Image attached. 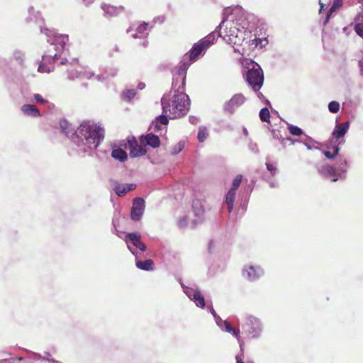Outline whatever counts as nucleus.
<instances>
[{
	"mask_svg": "<svg viewBox=\"0 0 363 363\" xmlns=\"http://www.w3.org/2000/svg\"><path fill=\"white\" fill-rule=\"evenodd\" d=\"M222 15V21L216 28V31L218 32L225 27V34L223 39L228 43L238 45L256 29L259 21L257 16L240 6L233 8L230 12L228 9H225Z\"/></svg>",
	"mask_w": 363,
	"mask_h": 363,
	"instance_id": "nucleus-1",
	"label": "nucleus"
},
{
	"mask_svg": "<svg viewBox=\"0 0 363 363\" xmlns=\"http://www.w3.org/2000/svg\"><path fill=\"white\" fill-rule=\"evenodd\" d=\"M40 33L48 38L47 41L50 44L48 50L42 55L38 70L40 72L50 73L54 71V64L65 65L68 60L62 57L65 50V45L68 41L67 35L57 33L54 30L40 26Z\"/></svg>",
	"mask_w": 363,
	"mask_h": 363,
	"instance_id": "nucleus-2",
	"label": "nucleus"
},
{
	"mask_svg": "<svg viewBox=\"0 0 363 363\" xmlns=\"http://www.w3.org/2000/svg\"><path fill=\"white\" fill-rule=\"evenodd\" d=\"M105 130L99 123L83 121L72 133V141L78 151L90 153L104 140Z\"/></svg>",
	"mask_w": 363,
	"mask_h": 363,
	"instance_id": "nucleus-3",
	"label": "nucleus"
},
{
	"mask_svg": "<svg viewBox=\"0 0 363 363\" xmlns=\"http://www.w3.org/2000/svg\"><path fill=\"white\" fill-rule=\"evenodd\" d=\"M163 113L170 118H178L187 113L190 108V99L184 91L164 94L161 99Z\"/></svg>",
	"mask_w": 363,
	"mask_h": 363,
	"instance_id": "nucleus-4",
	"label": "nucleus"
},
{
	"mask_svg": "<svg viewBox=\"0 0 363 363\" xmlns=\"http://www.w3.org/2000/svg\"><path fill=\"white\" fill-rule=\"evenodd\" d=\"M349 162L347 159L340 157L334 165H324L319 169V173L332 182L344 180L347 177Z\"/></svg>",
	"mask_w": 363,
	"mask_h": 363,
	"instance_id": "nucleus-5",
	"label": "nucleus"
},
{
	"mask_svg": "<svg viewBox=\"0 0 363 363\" xmlns=\"http://www.w3.org/2000/svg\"><path fill=\"white\" fill-rule=\"evenodd\" d=\"M223 38L220 31L216 32V30L211 32L197 43H194L191 49L184 55L189 61L194 62L198 59L199 55L205 52L207 49L212 45L217 38Z\"/></svg>",
	"mask_w": 363,
	"mask_h": 363,
	"instance_id": "nucleus-6",
	"label": "nucleus"
},
{
	"mask_svg": "<svg viewBox=\"0 0 363 363\" xmlns=\"http://www.w3.org/2000/svg\"><path fill=\"white\" fill-rule=\"evenodd\" d=\"M247 72L244 74L245 79L254 91H258L263 85V71L257 62L250 60L247 62Z\"/></svg>",
	"mask_w": 363,
	"mask_h": 363,
	"instance_id": "nucleus-7",
	"label": "nucleus"
},
{
	"mask_svg": "<svg viewBox=\"0 0 363 363\" xmlns=\"http://www.w3.org/2000/svg\"><path fill=\"white\" fill-rule=\"evenodd\" d=\"M243 333L250 340H258L262 337L264 331L262 322L258 318L250 315L241 325Z\"/></svg>",
	"mask_w": 363,
	"mask_h": 363,
	"instance_id": "nucleus-8",
	"label": "nucleus"
},
{
	"mask_svg": "<svg viewBox=\"0 0 363 363\" xmlns=\"http://www.w3.org/2000/svg\"><path fill=\"white\" fill-rule=\"evenodd\" d=\"M18 360L19 363H60L58 361L51 358V354L49 352H44L43 355L39 353L32 352L30 350H26V355L18 358H12L9 361L13 362ZM9 362L7 359L0 361V363H6Z\"/></svg>",
	"mask_w": 363,
	"mask_h": 363,
	"instance_id": "nucleus-9",
	"label": "nucleus"
},
{
	"mask_svg": "<svg viewBox=\"0 0 363 363\" xmlns=\"http://www.w3.org/2000/svg\"><path fill=\"white\" fill-rule=\"evenodd\" d=\"M128 249L135 256V258L139 255L138 250L145 252L147 246L141 240V234L138 232H132L125 233L123 238Z\"/></svg>",
	"mask_w": 363,
	"mask_h": 363,
	"instance_id": "nucleus-10",
	"label": "nucleus"
},
{
	"mask_svg": "<svg viewBox=\"0 0 363 363\" xmlns=\"http://www.w3.org/2000/svg\"><path fill=\"white\" fill-rule=\"evenodd\" d=\"M179 281L184 293L188 296V298L191 301H194L197 307L204 308L206 306L205 298L198 286L194 284L191 286H187L182 281L181 279H179Z\"/></svg>",
	"mask_w": 363,
	"mask_h": 363,
	"instance_id": "nucleus-11",
	"label": "nucleus"
},
{
	"mask_svg": "<svg viewBox=\"0 0 363 363\" xmlns=\"http://www.w3.org/2000/svg\"><path fill=\"white\" fill-rule=\"evenodd\" d=\"M264 271L257 264H245L241 272L242 278L248 282H255L264 276Z\"/></svg>",
	"mask_w": 363,
	"mask_h": 363,
	"instance_id": "nucleus-12",
	"label": "nucleus"
},
{
	"mask_svg": "<svg viewBox=\"0 0 363 363\" xmlns=\"http://www.w3.org/2000/svg\"><path fill=\"white\" fill-rule=\"evenodd\" d=\"M246 100V97L242 94H235L223 104V110L225 113L233 115L245 103Z\"/></svg>",
	"mask_w": 363,
	"mask_h": 363,
	"instance_id": "nucleus-13",
	"label": "nucleus"
},
{
	"mask_svg": "<svg viewBox=\"0 0 363 363\" xmlns=\"http://www.w3.org/2000/svg\"><path fill=\"white\" fill-rule=\"evenodd\" d=\"M145 207V201L143 198L134 199L130 211L131 219L134 221L140 220L144 213Z\"/></svg>",
	"mask_w": 363,
	"mask_h": 363,
	"instance_id": "nucleus-14",
	"label": "nucleus"
},
{
	"mask_svg": "<svg viewBox=\"0 0 363 363\" xmlns=\"http://www.w3.org/2000/svg\"><path fill=\"white\" fill-rule=\"evenodd\" d=\"M350 128V122L345 121L342 123H337L333 130L332 136L335 139L337 145L345 143L343 137L347 133Z\"/></svg>",
	"mask_w": 363,
	"mask_h": 363,
	"instance_id": "nucleus-15",
	"label": "nucleus"
},
{
	"mask_svg": "<svg viewBox=\"0 0 363 363\" xmlns=\"http://www.w3.org/2000/svg\"><path fill=\"white\" fill-rule=\"evenodd\" d=\"M148 28V23L143 22L137 26L135 29H133L132 26L129 27L126 33H130L133 38H146L148 35L147 32Z\"/></svg>",
	"mask_w": 363,
	"mask_h": 363,
	"instance_id": "nucleus-16",
	"label": "nucleus"
},
{
	"mask_svg": "<svg viewBox=\"0 0 363 363\" xmlns=\"http://www.w3.org/2000/svg\"><path fill=\"white\" fill-rule=\"evenodd\" d=\"M140 142L141 145L150 146L152 148L159 147L160 145V140L159 137L153 133H147L142 135L140 137Z\"/></svg>",
	"mask_w": 363,
	"mask_h": 363,
	"instance_id": "nucleus-17",
	"label": "nucleus"
},
{
	"mask_svg": "<svg viewBox=\"0 0 363 363\" xmlns=\"http://www.w3.org/2000/svg\"><path fill=\"white\" fill-rule=\"evenodd\" d=\"M186 60L184 57L180 63L172 71L173 77H179V80L186 79V71L190 65L189 62Z\"/></svg>",
	"mask_w": 363,
	"mask_h": 363,
	"instance_id": "nucleus-18",
	"label": "nucleus"
},
{
	"mask_svg": "<svg viewBox=\"0 0 363 363\" xmlns=\"http://www.w3.org/2000/svg\"><path fill=\"white\" fill-rule=\"evenodd\" d=\"M101 7L104 12V16L106 18L116 16L121 13V10L123 9V6L116 7L106 4H103Z\"/></svg>",
	"mask_w": 363,
	"mask_h": 363,
	"instance_id": "nucleus-19",
	"label": "nucleus"
},
{
	"mask_svg": "<svg viewBox=\"0 0 363 363\" xmlns=\"http://www.w3.org/2000/svg\"><path fill=\"white\" fill-rule=\"evenodd\" d=\"M169 123V120L166 115L163 113L157 116L150 124V128L155 132H158L161 130V125H167Z\"/></svg>",
	"mask_w": 363,
	"mask_h": 363,
	"instance_id": "nucleus-20",
	"label": "nucleus"
},
{
	"mask_svg": "<svg viewBox=\"0 0 363 363\" xmlns=\"http://www.w3.org/2000/svg\"><path fill=\"white\" fill-rule=\"evenodd\" d=\"M135 266L143 271H153L155 269V264L152 259H147L141 261L139 259V255L135 258Z\"/></svg>",
	"mask_w": 363,
	"mask_h": 363,
	"instance_id": "nucleus-21",
	"label": "nucleus"
},
{
	"mask_svg": "<svg viewBox=\"0 0 363 363\" xmlns=\"http://www.w3.org/2000/svg\"><path fill=\"white\" fill-rule=\"evenodd\" d=\"M185 84L186 79H183V80H179V77H173L172 89L169 94L179 93L180 91L185 92Z\"/></svg>",
	"mask_w": 363,
	"mask_h": 363,
	"instance_id": "nucleus-22",
	"label": "nucleus"
},
{
	"mask_svg": "<svg viewBox=\"0 0 363 363\" xmlns=\"http://www.w3.org/2000/svg\"><path fill=\"white\" fill-rule=\"evenodd\" d=\"M21 111L28 116L38 117L40 116V111L33 104H24L21 106Z\"/></svg>",
	"mask_w": 363,
	"mask_h": 363,
	"instance_id": "nucleus-23",
	"label": "nucleus"
},
{
	"mask_svg": "<svg viewBox=\"0 0 363 363\" xmlns=\"http://www.w3.org/2000/svg\"><path fill=\"white\" fill-rule=\"evenodd\" d=\"M11 57L17 62L21 67H26V53L24 51L20 49H15L12 52Z\"/></svg>",
	"mask_w": 363,
	"mask_h": 363,
	"instance_id": "nucleus-24",
	"label": "nucleus"
},
{
	"mask_svg": "<svg viewBox=\"0 0 363 363\" xmlns=\"http://www.w3.org/2000/svg\"><path fill=\"white\" fill-rule=\"evenodd\" d=\"M223 331L231 334L233 337H235L237 339V340L240 345V350L242 352H243L242 347H243L244 342H243V340H241V338H240V330L234 328L231 325V324L230 323H228V325L225 326Z\"/></svg>",
	"mask_w": 363,
	"mask_h": 363,
	"instance_id": "nucleus-25",
	"label": "nucleus"
},
{
	"mask_svg": "<svg viewBox=\"0 0 363 363\" xmlns=\"http://www.w3.org/2000/svg\"><path fill=\"white\" fill-rule=\"evenodd\" d=\"M94 76V72H90V71H86V70H84V71H76V74L75 75L72 74V72L69 71V79H70V80H74L75 79H90Z\"/></svg>",
	"mask_w": 363,
	"mask_h": 363,
	"instance_id": "nucleus-26",
	"label": "nucleus"
},
{
	"mask_svg": "<svg viewBox=\"0 0 363 363\" xmlns=\"http://www.w3.org/2000/svg\"><path fill=\"white\" fill-rule=\"evenodd\" d=\"M354 30L358 35L363 38V11L359 13L354 18Z\"/></svg>",
	"mask_w": 363,
	"mask_h": 363,
	"instance_id": "nucleus-27",
	"label": "nucleus"
},
{
	"mask_svg": "<svg viewBox=\"0 0 363 363\" xmlns=\"http://www.w3.org/2000/svg\"><path fill=\"white\" fill-rule=\"evenodd\" d=\"M111 157L121 162H123L127 160L128 155L123 149L116 148L112 150Z\"/></svg>",
	"mask_w": 363,
	"mask_h": 363,
	"instance_id": "nucleus-28",
	"label": "nucleus"
},
{
	"mask_svg": "<svg viewBox=\"0 0 363 363\" xmlns=\"http://www.w3.org/2000/svg\"><path fill=\"white\" fill-rule=\"evenodd\" d=\"M235 194H236V191L229 189V191L227 192V194L225 195V203L227 204L228 211L229 213H231L233 209Z\"/></svg>",
	"mask_w": 363,
	"mask_h": 363,
	"instance_id": "nucleus-29",
	"label": "nucleus"
},
{
	"mask_svg": "<svg viewBox=\"0 0 363 363\" xmlns=\"http://www.w3.org/2000/svg\"><path fill=\"white\" fill-rule=\"evenodd\" d=\"M41 20V16L39 11L34 9L33 6H30L28 9V16L26 18L27 23L35 21L38 22Z\"/></svg>",
	"mask_w": 363,
	"mask_h": 363,
	"instance_id": "nucleus-30",
	"label": "nucleus"
},
{
	"mask_svg": "<svg viewBox=\"0 0 363 363\" xmlns=\"http://www.w3.org/2000/svg\"><path fill=\"white\" fill-rule=\"evenodd\" d=\"M147 150L144 145H137L130 150L131 157H138L146 155Z\"/></svg>",
	"mask_w": 363,
	"mask_h": 363,
	"instance_id": "nucleus-31",
	"label": "nucleus"
},
{
	"mask_svg": "<svg viewBox=\"0 0 363 363\" xmlns=\"http://www.w3.org/2000/svg\"><path fill=\"white\" fill-rule=\"evenodd\" d=\"M136 94L135 89H125L122 91L121 96L123 101L130 102L135 98Z\"/></svg>",
	"mask_w": 363,
	"mask_h": 363,
	"instance_id": "nucleus-32",
	"label": "nucleus"
},
{
	"mask_svg": "<svg viewBox=\"0 0 363 363\" xmlns=\"http://www.w3.org/2000/svg\"><path fill=\"white\" fill-rule=\"evenodd\" d=\"M62 131L65 134L66 136L69 137L72 139V133H74V130L72 127V125L67 121H62L60 123Z\"/></svg>",
	"mask_w": 363,
	"mask_h": 363,
	"instance_id": "nucleus-33",
	"label": "nucleus"
},
{
	"mask_svg": "<svg viewBox=\"0 0 363 363\" xmlns=\"http://www.w3.org/2000/svg\"><path fill=\"white\" fill-rule=\"evenodd\" d=\"M192 209L194 215L198 218H200L203 214L204 209L199 200H195L193 201Z\"/></svg>",
	"mask_w": 363,
	"mask_h": 363,
	"instance_id": "nucleus-34",
	"label": "nucleus"
},
{
	"mask_svg": "<svg viewBox=\"0 0 363 363\" xmlns=\"http://www.w3.org/2000/svg\"><path fill=\"white\" fill-rule=\"evenodd\" d=\"M333 150V152L330 151H324L323 155L328 158V159H334L337 155H338V153L340 152V147L338 145H335L330 147Z\"/></svg>",
	"mask_w": 363,
	"mask_h": 363,
	"instance_id": "nucleus-35",
	"label": "nucleus"
},
{
	"mask_svg": "<svg viewBox=\"0 0 363 363\" xmlns=\"http://www.w3.org/2000/svg\"><path fill=\"white\" fill-rule=\"evenodd\" d=\"M208 136V133L206 127L201 126L199 128V132L197 135L198 140L200 143H203L206 140L207 137Z\"/></svg>",
	"mask_w": 363,
	"mask_h": 363,
	"instance_id": "nucleus-36",
	"label": "nucleus"
},
{
	"mask_svg": "<svg viewBox=\"0 0 363 363\" xmlns=\"http://www.w3.org/2000/svg\"><path fill=\"white\" fill-rule=\"evenodd\" d=\"M288 130L291 135L295 136H300L303 134V130L301 128L292 124L288 125Z\"/></svg>",
	"mask_w": 363,
	"mask_h": 363,
	"instance_id": "nucleus-37",
	"label": "nucleus"
},
{
	"mask_svg": "<svg viewBox=\"0 0 363 363\" xmlns=\"http://www.w3.org/2000/svg\"><path fill=\"white\" fill-rule=\"evenodd\" d=\"M260 120L263 122H269L270 113L268 108H262L259 111Z\"/></svg>",
	"mask_w": 363,
	"mask_h": 363,
	"instance_id": "nucleus-38",
	"label": "nucleus"
},
{
	"mask_svg": "<svg viewBox=\"0 0 363 363\" xmlns=\"http://www.w3.org/2000/svg\"><path fill=\"white\" fill-rule=\"evenodd\" d=\"M114 191H115V193L118 196H123L127 193L126 189L125 188V184H117L115 186Z\"/></svg>",
	"mask_w": 363,
	"mask_h": 363,
	"instance_id": "nucleus-39",
	"label": "nucleus"
},
{
	"mask_svg": "<svg viewBox=\"0 0 363 363\" xmlns=\"http://www.w3.org/2000/svg\"><path fill=\"white\" fill-rule=\"evenodd\" d=\"M242 179V176L241 174H238L233 179L232 186L230 189V190L236 191L240 185Z\"/></svg>",
	"mask_w": 363,
	"mask_h": 363,
	"instance_id": "nucleus-40",
	"label": "nucleus"
},
{
	"mask_svg": "<svg viewBox=\"0 0 363 363\" xmlns=\"http://www.w3.org/2000/svg\"><path fill=\"white\" fill-rule=\"evenodd\" d=\"M328 110L332 113H336L340 110V104L336 101H332L328 104Z\"/></svg>",
	"mask_w": 363,
	"mask_h": 363,
	"instance_id": "nucleus-41",
	"label": "nucleus"
},
{
	"mask_svg": "<svg viewBox=\"0 0 363 363\" xmlns=\"http://www.w3.org/2000/svg\"><path fill=\"white\" fill-rule=\"evenodd\" d=\"M185 143L184 141H179L177 144H176L172 149V155H176L179 154L184 147Z\"/></svg>",
	"mask_w": 363,
	"mask_h": 363,
	"instance_id": "nucleus-42",
	"label": "nucleus"
},
{
	"mask_svg": "<svg viewBox=\"0 0 363 363\" xmlns=\"http://www.w3.org/2000/svg\"><path fill=\"white\" fill-rule=\"evenodd\" d=\"M342 5V0H333V5L331 6L330 9H329L330 11V13H333L337 9L340 8Z\"/></svg>",
	"mask_w": 363,
	"mask_h": 363,
	"instance_id": "nucleus-43",
	"label": "nucleus"
},
{
	"mask_svg": "<svg viewBox=\"0 0 363 363\" xmlns=\"http://www.w3.org/2000/svg\"><path fill=\"white\" fill-rule=\"evenodd\" d=\"M8 62L6 59H0V72L6 73L8 70Z\"/></svg>",
	"mask_w": 363,
	"mask_h": 363,
	"instance_id": "nucleus-44",
	"label": "nucleus"
},
{
	"mask_svg": "<svg viewBox=\"0 0 363 363\" xmlns=\"http://www.w3.org/2000/svg\"><path fill=\"white\" fill-rule=\"evenodd\" d=\"M265 165L267 170L270 172L271 175L274 176L277 170V167L268 162H266Z\"/></svg>",
	"mask_w": 363,
	"mask_h": 363,
	"instance_id": "nucleus-45",
	"label": "nucleus"
},
{
	"mask_svg": "<svg viewBox=\"0 0 363 363\" xmlns=\"http://www.w3.org/2000/svg\"><path fill=\"white\" fill-rule=\"evenodd\" d=\"M138 145V142L135 137H130L128 138V146L129 148V150H131L134 147H136Z\"/></svg>",
	"mask_w": 363,
	"mask_h": 363,
	"instance_id": "nucleus-46",
	"label": "nucleus"
},
{
	"mask_svg": "<svg viewBox=\"0 0 363 363\" xmlns=\"http://www.w3.org/2000/svg\"><path fill=\"white\" fill-rule=\"evenodd\" d=\"M177 224L180 228H184L185 227H186V225L188 224L187 218L184 216L181 218H179Z\"/></svg>",
	"mask_w": 363,
	"mask_h": 363,
	"instance_id": "nucleus-47",
	"label": "nucleus"
},
{
	"mask_svg": "<svg viewBox=\"0 0 363 363\" xmlns=\"http://www.w3.org/2000/svg\"><path fill=\"white\" fill-rule=\"evenodd\" d=\"M286 141H289L290 142V144L291 145H294L297 142H300L298 140H294V139H292L290 137H288L286 138H283L281 140V144L285 147L286 146Z\"/></svg>",
	"mask_w": 363,
	"mask_h": 363,
	"instance_id": "nucleus-48",
	"label": "nucleus"
},
{
	"mask_svg": "<svg viewBox=\"0 0 363 363\" xmlns=\"http://www.w3.org/2000/svg\"><path fill=\"white\" fill-rule=\"evenodd\" d=\"M33 97H34V99L35 100V101L38 103H40L42 104L48 103V101L46 99H43V96L39 94H35Z\"/></svg>",
	"mask_w": 363,
	"mask_h": 363,
	"instance_id": "nucleus-49",
	"label": "nucleus"
},
{
	"mask_svg": "<svg viewBox=\"0 0 363 363\" xmlns=\"http://www.w3.org/2000/svg\"><path fill=\"white\" fill-rule=\"evenodd\" d=\"M189 121L193 125H196L199 122V118L195 116H190L189 117Z\"/></svg>",
	"mask_w": 363,
	"mask_h": 363,
	"instance_id": "nucleus-50",
	"label": "nucleus"
},
{
	"mask_svg": "<svg viewBox=\"0 0 363 363\" xmlns=\"http://www.w3.org/2000/svg\"><path fill=\"white\" fill-rule=\"evenodd\" d=\"M125 188L127 192L134 190L136 188L135 184H125Z\"/></svg>",
	"mask_w": 363,
	"mask_h": 363,
	"instance_id": "nucleus-51",
	"label": "nucleus"
},
{
	"mask_svg": "<svg viewBox=\"0 0 363 363\" xmlns=\"http://www.w3.org/2000/svg\"><path fill=\"white\" fill-rule=\"evenodd\" d=\"M332 13H330V10L328 11V13H327L324 20L323 21V26H325L328 23V21H329Z\"/></svg>",
	"mask_w": 363,
	"mask_h": 363,
	"instance_id": "nucleus-52",
	"label": "nucleus"
},
{
	"mask_svg": "<svg viewBox=\"0 0 363 363\" xmlns=\"http://www.w3.org/2000/svg\"><path fill=\"white\" fill-rule=\"evenodd\" d=\"M228 323V321L223 320L220 323L218 324L217 325L222 331H223Z\"/></svg>",
	"mask_w": 363,
	"mask_h": 363,
	"instance_id": "nucleus-53",
	"label": "nucleus"
},
{
	"mask_svg": "<svg viewBox=\"0 0 363 363\" xmlns=\"http://www.w3.org/2000/svg\"><path fill=\"white\" fill-rule=\"evenodd\" d=\"M249 147L254 153H257L259 152L258 147L256 144L252 143L249 145Z\"/></svg>",
	"mask_w": 363,
	"mask_h": 363,
	"instance_id": "nucleus-54",
	"label": "nucleus"
},
{
	"mask_svg": "<svg viewBox=\"0 0 363 363\" xmlns=\"http://www.w3.org/2000/svg\"><path fill=\"white\" fill-rule=\"evenodd\" d=\"M257 96L259 97V99L263 100L264 101V103L267 104V105H269L270 106V102L269 100H267V99H265V97L263 96V94L260 92H258L257 93Z\"/></svg>",
	"mask_w": 363,
	"mask_h": 363,
	"instance_id": "nucleus-55",
	"label": "nucleus"
},
{
	"mask_svg": "<svg viewBox=\"0 0 363 363\" xmlns=\"http://www.w3.org/2000/svg\"><path fill=\"white\" fill-rule=\"evenodd\" d=\"M112 224H113V229L112 230V233H118V230H117V228H116V220L115 218H113L112 220Z\"/></svg>",
	"mask_w": 363,
	"mask_h": 363,
	"instance_id": "nucleus-56",
	"label": "nucleus"
},
{
	"mask_svg": "<svg viewBox=\"0 0 363 363\" xmlns=\"http://www.w3.org/2000/svg\"><path fill=\"white\" fill-rule=\"evenodd\" d=\"M213 318L216 325L220 323L223 320L218 314L215 315Z\"/></svg>",
	"mask_w": 363,
	"mask_h": 363,
	"instance_id": "nucleus-57",
	"label": "nucleus"
},
{
	"mask_svg": "<svg viewBox=\"0 0 363 363\" xmlns=\"http://www.w3.org/2000/svg\"><path fill=\"white\" fill-rule=\"evenodd\" d=\"M96 79L99 82H102V81H104L106 79V77H105L104 74H98V75L96 76Z\"/></svg>",
	"mask_w": 363,
	"mask_h": 363,
	"instance_id": "nucleus-58",
	"label": "nucleus"
},
{
	"mask_svg": "<svg viewBox=\"0 0 363 363\" xmlns=\"http://www.w3.org/2000/svg\"><path fill=\"white\" fill-rule=\"evenodd\" d=\"M208 310L213 315V316L217 314L215 310L213 309V306H208Z\"/></svg>",
	"mask_w": 363,
	"mask_h": 363,
	"instance_id": "nucleus-59",
	"label": "nucleus"
},
{
	"mask_svg": "<svg viewBox=\"0 0 363 363\" xmlns=\"http://www.w3.org/2000/svg\"><path fill=\"white\" fill-rule=\"evenodd\" d=\"M82 1H83L84 4L86 6H89L90 4H91L94 2V0H82Z\"/></svg>",
	"mask_w": 363,
	"mask_h": 363,
	"instance_id": "nucleus-60",
	"label": "nucleus"
},
{
	"mask_svg": "<svg viewBox=\"0 0 363 363\" xmlns=\"http://www.w3.org/2000/svg\"><path fill=\"white\" fill-rule=\"evenodd\" d=\"M235 359H236V363H244V362L242 359V357L240 355H236Z\"/></svg>",
	"mask_w": 363,
	"mask_h": 363,
	"instance_id": "nucleus-61",
	"label": "nucleus"
},
{
	"mask_svg": "<svg viewBox=\"0 0 363 363\" xmlns=\"http://www.w3.org/2000/svg\"><path fill=\"white\" fill-rule=\"evenodd\" d=\"M319 4H320L319 13H320L324 9L325 4L323 3H322L321 0H319Z\"/></svg>",
	"mask_w": 363,
	"mask_h": 363,
	"instance_id": "nucleus-62",
	"label": "nucleus"
},
{
	"mask_svg": "<svg viewBox=\"0 0 363 363\" xmlns=\"http://www.w3.org/2000/svg\"><path fill=\"white\" fill-rule=\"evenodd\" d=\"M138 86L139 89L142 90L145 87V84L143 82H140Z\"/></svg>",
	"mask_w": 363,
	"mask_h": 363,
	"instance_id": "nucleus-63",
	"label": "nucleus"
},
{
	"mask_svg": "<svg viewBox=\"0 0 363 363\" xmlns=\"http://www.w3.org/2000/svg\"><path fill=\"white\" fill-rule=\"evenodd\" d=\"M269 184L271 188H274L277 186V184L274 182H269Z\"/></svg>",
	"mask_w": 363,
	"mask_h": 363,
	"instance_id": "nucleus-64",
	"label": "nucleus"
}]
</instances>
